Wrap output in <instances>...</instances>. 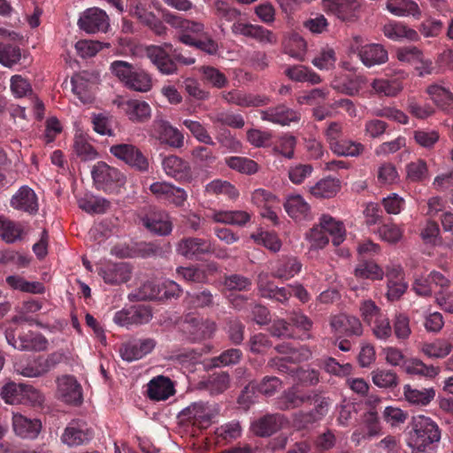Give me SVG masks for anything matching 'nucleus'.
I'll return each mask as SVG.
<instances>
[{"instance_id":"f257e3e1","label":"nucleus","mask_w":453,"mask_h":453,"mask_svg":"<svg viewBox=\"0 0 453 453\" xmlns=\"http://www.w3.org/2000/svg\"><path fill=\"white\" fill-rule=\"evenodd\" d=\"M406 444L411 453H437L441 433L431 418L418 415L412 418Z\"/></svg>"},{"instance_id":"f03ea898","label":"nucleus","mask_w":453,"mask_h":453,"mask_svg":"<svg viewBox=\"0 0 453 453\" xmlns=\"http://www.w3.org/2000/svg\"><path fill=\"white\" fill-rule=\"evenodd\" d=\"M145 52L158 72L164 75L176 73L178 63L191 65L196 62L195 58L185 56L180 50L173 49L170 43H165L163 46L150 45L146 48Z\"/></svg>"},{"instance_id":"7ed1b4c3","label":"nucleus","mask_w":453,"mask_h":453,"mask_svg":"<svg viewBox=\"0 0 453 453\" xmlns=\"http://www.w3.org/2000/svg\"><path fill=\"white\" fill-rule=\"evenodd\" d=\"M5 338L11 346L21 351L43 350L48 343L41 334L26 329L16 323L6 328Z\"/></svg>"},{"instance_id":"20e7f679","label":"nucleus","mask_w":453,"mask_h":453,"mask_svg":"<svg viewBox=\"0 0 453 453\" xmlns=\"http://www.w3.org/2000/svg\"><path fill=\"white\" fill-rule=\"evenodd\" d=\"M91 175L96 188L106 194H119L126 183L124 173L103 161L93 166Z\"/></svg>"},{"instance_id":"39448f33","label":"nucleus","mask_w":453,"mask_h":453,"mask_svg":"<svg viewBox=\"0 0 453 453\" xmlns=\"http://www.w3.org/2000/svg\"><path fill=\"white\" fill-rule=\"evenodd\" d=\"M109 150L112 156L137 172L147 173L150 169L148 157L133 143L113 144Z\"/></svg>"},{"instance_id":"423d86ee","label":"nucleus","mask_w":453,"mask_h":453,"mask_svg":"<svg viewBox=\"0 0 453 453\" xmlns=\"http://www.w3.org/2000/svg\"><path fill=\"white\" fill-rule=\"evenodd\" d=\"M257 286L258 294L262 298L269 299L284 307L289 306L292 296L290 285L288 287H278L269 279L267 273L262 272L257 275Z\"/></svg>"},{"instance_id":"0eeeda50","label":"nucleus","mask_w":453,"mask_h":453,"mask_svg":"<svg viewBox=\"0 0 453 453\" xmlns=\"http://www.w3.org/2000/svg\"><path fill=\"white\" fill-rule=\"evenodd\" d=\"M92 438L93 432L85 421L73 419L64 429L60 440L68 447H78L87 444Z\"/></svg>"},{"instance_id":"6e6552de","label":"nucleus","mask_w":453,"mask_h":453,"mask_svg":"<svg viewBox=\"0 0 453 453\" xmlns=\"http://www.w3.org/2000/svg\"><path fill=\"white\" fill-rule=\"evenodd\" d=\"M152 318L151 310L143 304L133 305L115 312L113 321L120 326L129 327L148 323Z\"/></svg>"},{"instance_id":"1a4fd4ad","label":"nucleus","mask_w":453,"mask_h":453,"mask_svg":"<svg viewBox=\"0 0 453 453\" xmlns=\"http://www.w3.org/2000/svg\"><path fill=\"white\" fill-rule=\"evenodd\" d=\"M449 285L450 281L444 274L434 270L426 276L417 277L411 285V290L418 296L428 298L433 296V286L440 287L443 290Z\"/></svg>"},{"instance_id":"9d476101","label":"nucleus","mask_w":453,"mask_h":453,"mask_svg":"<svg viewBox=\"0 0 453 453\" xmlns=\"http://www.w3.org/2000/svg\"><path fill=\"white\" fill-rule=\"evenodd\" d=\"M165 173L180 183H189L193 180L190 164L180 157L169 155L161 162Z\"/></svg>"},{"instance_id":"9b49d317","label":"nucleus","mask_w":453,"mask_h":453,"mask_svg":"<svg viewBox=\"0 0 453 453\" xmlns=\"http://www.w3.org/2000/svg\"><path fill=\"white\" fill-rule=\"evenodd\" d=\"M177 251L186 258L201 260L213 251V244L207 239L188 237L179 242Z\"/></svg>"},{"instance_id":"f8f14e48","label":"nucleus","mask_w":453,"mask_h":453,"mask_svg":"<svg viewBox=\"0 0 453 453\" xmlns=\"http://www.w3.org/2000/svg\"><path fill=\"white\" fill-rule=\"evenodd\" d=\"M215 415V410L208 403L202 402L194 403L180 412L181 417L199 429L209 427Z\"/></svg>"},{"instance_id":"ddd939ff","label":"nucleus","mask_w":453,"mask_h":453,"mask_svg":"<svg viewBox=\"0 0 453 453\" xmlns=\"http://www.w3.org/2000/svg\"><path fill=\"white\" fill-rule=\"evenodd\" d=\"M141 221L146 229L159 236L168 235L173 231V222L164 211L150 210L141 218Z\"/></svg>"},{"instance_id":"4468645a","label":"nucleus","mask_w":453,"mask_h":453,"mask_svg":"<svg viewBox=\"0 0 453 453\" xmlns=\"http://www.w3.org/2000/svg\"><path fill=\"white\" fill-rule=\"evenodd\" d=\"M153 135L162 143L171 148L180 149L184 145V135L168 121L158 119L153 122Z\"/></svg>"},{"instance_id":"2eb2a0df","label":"nucleus","mask_w":453,"mask_h":453,"mask_svg":"<svg viewBox=\"0 0 453 453\" xmlns=\"http://www.w3.org/2000/svg\"><path fill=\"white\" fill-rule=\"evenodd\" d=\"M156 346L153 339H134L121 344L119 354L123 360L133 362L150 353Z\"/></svg>"},{"instance_id":"dca6fc26","label":"nucleus","mask_w":453,"mask_h":453,"mask_svg":"<svg viewBox=\"0 0 453 453\" xmlns=\"http://www.w3.org/2000/svg\"><path fill=\"white\" fill-rule=\"evenodd\" d=\"M132 273V266L126 262L108 263L98 270V274L105 283L110 285H119L127 282L131 279Z\"/></svg>"},{"instance_id":"f3484780","label":"nucleus","mask_w":453,"mask_h":453,"mask_svg":"<svg viewBox=\"0 0 453 453\" xmlns=\"http://www.w3.org/2000/svg\"><path fill=\"white\" fill-rule=\"evenodd\" d=\"M183 330L188 338L196 342L211 338L216 330V324L208 319L191 317L186 319Z\"/></svg>"},{"instance_id":"a211bd4d","label":"nucleus","mask_w":453,"mask_h":453,"mask_svg":"<svg viewBox=\"0 0 453 453\" xmlns=\"http://www.w3.org/2000/svg\"><path fill=\"white\" fill-rule=\"evenodd\" d=\"M259 113L262 120L280 126H288L300 120V113L283 104L260 111Z\"/></svg>"},{"instance_id":"6ab92c4d","label":"nucleus","mask_w":453,"mask_h":453,"mask_svg":"<svg viewBox=\"0 0 453 453\" xmlns=\"http://www.w3.org/2000/svg\"><path fill=\"white\" fill-rule=\"evenodd\" d=\"M80 27L87 33L106 32L110 23L106 12L99 8H89L79 19Z\"/></svg>"},{"instance_id":"aec40b11","label":"nucleus","mask_w":453,"mask_h":453,"mask_svg":"<svg viewBox=\"0 0 453 453\" xmlns=\"http://www.w3.org/2000/svg\"><path fill=\"white\" fill-rule=\"evenodd\" d=\"M232 31L235 35L255 39L261 43L275 44L277 42L276 35L262 26L235 22L232 26Z\"/></svg>"},{"instance_id":"412c9836","label":"nucleus","mask_w":453,"mask_h":453,"mask_svg":"<svg viewBox=\"0 0 453 453\" xmlns=\"http://www.w3.org/2000/svg\"><path fill=\"white\" fill-rule=\"evenodd\" d=\"M58 392L61 399L72 404L82 402L81 386L72 375H63L57 380Z\"/></svg>"},{"instance_id":"4be33fe9","label":"nucleus","mask_w":453,"mask_h":453,"mask_svg":"<svg viewBox=\"0 0 453 453\" xmlns=\"http://www.w3.org/2000/svg\"><path fill=\"white\" fill-rule=\"evenodd\" d=\"M11 206L29 215L38 211V198L35 191L27 186H22L12 197Z\"/></svg>"},{"instance_id":"5701e85b","label":"nucleus","mask_w":453,"mask_h":453,"mask_svg":"<svg viewBox=\"0 0 453 453\" xmlns=\"http://www.w3.org/2000/svg\"><path fill=\"white\" fill-rule=\"evenodd\" d=\"M331 327L338 338L350 335H360L362 325L359 319L353 316L339 314L334 316L330 321Z\"/></svg>"},{"instance_id":"b1692460","label":"nucleus","mask_w":453,"mask_h":453,"mask_svg":"<svg viewBox=\"0 0 453 453\" xmlns=\"http://www.w3.org/2000/svg\"><path fill=\"white\" fill-rule=\"evenodd\" d=\"M308 403L315 404L314 410L307 412L301 411L296 417V420L303 426L312 424L325 417L328 412L330 404L329 398L318 394L311 395V399Z\"/></svg>"},{"instance_id":"393cba45","label":"nucleus","mask_w":453,"mask_h":453,"mask_svg":"<svg viewBox=\"0 0 453 453\" xmlns=\"http://www.w3.org/2000/svg\"><path fill=\"white\" fill-rule=\"evenodd\" d=\"M12 426L16 435L24 439H35L42 430V421L17 413L13 414Z\"/></svg>"},{"instance_id":"a878e982","label":"nucleus","mask_w":453,"mask_h":453,"mask_svg":"<svg viewBox=\"0 0 453 453\" xmlns=\"http://www.w3.org/2000/svg\"><path fill=\"white\" fill-rule=\"evenodd\" d=\"M426 93L439 110L447 114L453 112V93L449 88L432 83L426 87Z\"/></svg>"},{"instance_id":"bb28decb","label":"nucleus","mask_w":453,"mask_h":453,"mask_svg":"<svg viewBox=\"0 0 453 453\" xmlns=\"http://www.w3.org/2000/svg\"><path fill=\"white\" fill-rule=\"evenodd\" d=\"M288 215L296 221L310 220L311 219V205L301 195H291L283 203Z\"/></svg>"},{"instance_id":"cd10ccee","label":"nucleus","mask_w":453,"mask_h":453,"mask_svg":"<svg viewBox=\"0 0 453 453\" xmlns=\"http://www.w3.org/2000/svg\"><path fill=\"white\" fill-rule=\"evenodd\" d=\"M175 393L173 382L168 377L158 375L148 383L147 395L154 401H165Z\"/></svg>"},{"instance_id":"c85d7f7f","label":"nucleus","mask_w":453,"mask_h":453,"mask_svg":"<svg viewBox=\"0 0 453 453\" xmlns=\"http://www.w3.org/2000/svg\"><path fill=\"white\" fill-rule=\"evenodd\" d=\"M180 42L204 52L209 56H217L219 51V42L208 32L194 37L192 35H183L180 37Z\"/></svg>"},{"instance_id":"c756f323","label":"nucleus","mask_w":453,"mask_h":453,"mask_svg":"<svg viewBox=\"0 0 453 453\" xmlns=\"http://www.w3.org/2000/svg\"><path fill=\"white\" fill-rule=\"evenodd\" d=\"M282 424L280 414H265L251 423V431L259 437H268L279 431Z\"/></svg>"},{"instance_id":"7c9ffc66","label":"nucleus","mask_w":453,"mask_h":453,"mask_svg":"<svg viewBox=\"0 0 453 453\" xmlns=\"http://www.w3.org/2000/svg\"><path fill=\"white\" fill-rule=\"evenodd\" d=\"M325 8L343 21L352 20L359 7L357 0H326Z\"/></svg>"},{"instance_id":"2f4dec72","label":"nucleus","mask_w":453,"mask_h":453,"mask_svg":"<svg viewBox=\"0 0 453 453\" xmlns=\"http://www.w3.org/2000/svg\"><path fill=\"white\" fill-rule=\"evenodd\" d=\"M165 21L175 28L180 29L178 39L183 35H192L194 37H199L206 31L203 23L185 19L180 16L167 12L164 15Z\"/></svg>"},{"instance_id":"473e14b6","label":"nucleus","mask_w":453,"mask_h":453,"mask_svg":"<svg viewBox=\"0 0 453 453\" xmlns=\"http://www.w3.org/2000/svg\"><path fill=\"white\" fill-rule=\"evenodd\" d=\"M383 33L386 37L393 41L405 39L410 42H418L420 39L418 31L401 21H393L386 24L383 27Z\"/></svg>"},{"instance_id":"72a5a7b5","label":"nucleus","mask_w":453,"mask_h":453,"mask_svg":"<svg viewBox=\"0 0 453 453\" xmlns=\"http://www.w3.org/2000/svg\"><path fill=\"white\" fill-rule=\"evenodd\" d=\"M275 350L293 365L308 361L312 355L311 350L305 345H295L291 342H282L275 346Z\"/></svg>"},{"instance_id":"f704fd0d","label":"nucleus","mask_w":453,"mask_h":453,"mask_svg":"<svg viewBox=\"0 0 453 453\" xmlns=\"http://www.w3.org/2000/svg\"><path fill=\"white\" fill-rule=\"evenodd\" d=\"M387 10L397 17H412L419 19L422 16L421 9L414 0H388Z\"/></svg>"},{"instance_id":"c9c22d12","label":"nucleus","mask_w":453,"mask_h":453,"mask_svg":"<svg viewBox=\"0 0 453 453\" xmlns=\"http://www.w3.org/2000/svg\"><path fill=\"white\" fill-rule=\"evenodd\" d=\"M27 234L24 225L0 216V237L6 243H14L22 241Z\"/></svg>"},{"instance_id":"e433bc0d","label":"nucleus","mask_w":453,"mask_h":453,"mask_svg":"<svg viewBox=\"0 0 453 453\" xmlns=\"http://www.w3.org/2000/svg\"><path fill=\"white\" fill-rule=\"evenodd\" d=\"M403 371L409 375H416L426 379H434L441 372L439 366L426 365L418 358L411 357L404 360L403 364Z\"/></svg>"},{"instance_id":"4c0bfd02","label":"nucleus","mask_w":453,"mask_h":453,"mask_svg":"<svg viewBox=\"0 0 453 453\" xmlns=\"http://www.w3.org/2000/svg\"><path fill=\"white\" fill-rule=\"evenodd\" d=\"M302 268V264L295 257H284L276 262L273 268L272 276L273 278L288 280L297 274Z\"/></svg>"},{"instance_id":"58836bf2","label":"nucleus","mask_w":453,"mask_h":453,"mask_svg":"<svg viewBox=\"0 0 453 453\" xmlns=\"http://www.w3.org/2000/svg\"><path fill=\"white\" fill-rule=\"evenodd\" d=\"M374 319L373 334L378 339H387L392 334V328L388 318L383 314L380 308L370 300V320Z\"/></svg>"},{"instance_id":"ea45409f","label":"nucleus","mask_w":453,"mask_h":453,"mask_svg":"<svg viewBox=\"0 0 453 453\" xmlns=\"http://www.w3.org/2000/svg\"><path fill=\"white\" fill-rule=\"evenodd\" d=\"M284 73L291 81L296 82H308L311 85H316L322 81V79L316 72L304 65L289 66L285 70Z\"/></svg>"},{"instance_id":"a19ab883","label":"nucleus","mask_w":453,"mask_h":453,"mask_svg":"<svg viewBox=\"0 0 453 453\" xmlns=\"http://www.w3.org/2000/svg\"><path fill=\"white\" fill-rule=\"evenodd\" d=\"M123 110L132 121L143 122L150 117V106L145 101L131 99L123 104Z\"/></svg>"},{"instance_id":"79ce46f5","label":"nucleus","mask_w":453,"mask_h":453,"mask_svg":"<svg viewBox=\"0 0 453 453\" xmlns=\"http://www.w3.org/2000/svg\"><path fill=\"white\" fill-rule=\"evenodd\" d=\"M319 225L327 235L332 237L334 246H339L345 239V228L342 222L336 221L330 215H322L319 219Z\"/></svg>"},{"instance_id":"37998d69","label":"nucleus","mask_w":453,"mask_h":453,"mask_svg":"<svg viewBox=\"0 0 453 453\" xmlns=\"http://www.w3.org/2000/svg\"><path fill=\"white\" fill-rule=\"evenodd\" d=\"M211 219L218 223L242 226L250 220V214L245 211H218Z\"/></svg>"},{"instance_id":"c03bdc74","label":"nucleus","mask_w":453,"mask_h":453,"mask_svg":"<svg viewBox=\"0 0 453 453\" xmlns=\"http://www.w3.org/2000/svg\"><path fill=\"white\" fill-rule=\"evenodd\" d=\"M79 207L90 214H104L111 207V202L100 196L86 195L78 200Z\"/></svg>"},{"instance_id":"a18cd8bd","label":"nucleus","mask_w":453,"mask_h":453,"mask_svg":"<svg viewBox=\"0 0 453 453\" xmlns=\"http://www.w3.org/2000/svg\"><path fill=\"white\" fill-rule=\"evenodd\" d=\"M403 395L408 403L415 405L426 406L434 398L435 391L432 388L416 389L411 385H405L403 387Z\"/></svg>"},{"instance_id":"49530a36","label":"nucleus","mask_w":453,"mask_h":453,"mask_svg":"<svg viewBox=\"0 0 453 453\" xmlns=\"http://www.w3.org/2000/svg\"><path fill=\"white\" fill-rule=\"evenodd\" d=\"M152 86L151 75L144 69L137 66L125 88L129 90L146 93L152 88Z\"/></svg>"},{"instance_id":"de8ad7c7","label":"nucleus","mask_w":453,"mask_h":453,"mask_svg":"<svg viewBox=\"0 0 453 453\" xmlns=\"http://www.w3.org/2000/svg\"><path fill=\"white\" fill-rule=\"evenodd\" d=\"M198 72L201 74V80L203 82L213 88H223L228 83V80L225 73L214 66L202 65L198 68Z\"/></svg>"},{"instance_id":"09e8293b","label":"nucleus","mask_w":453,"mask_h":453,"mask_svg":"<svg viewBox=\"0 0 453 453\" xmlns=\"http://www.w3.org/2000/svg\"><path fill=\"white\" fill-rule=\"evenodd\" d=\"M340 180L334 178H326L318 181L310 189L312 196L318 198H330L340 190Z\"/></svg>"},{"instance_id":"8fccbe9b","label":"nucleus","mask_w":453,"mask_h":453,"mask_svg":"<svg viewBox=\"0 0 453 453\" xmlns=\"http://www.w3.org/2000/svg\"><path fill=\"white\" fill-rule=\"evenodd\" d=\"M311 399V395H304L297 392L294 388L285 391L279 400V408L282 411H288L297 408Z\"/></svg>"},{"instance_id":"3c124183","label":"nucleus","mask_w":453,"mask_h":453,"mask_svg":"<svg viewBox=\"0 0 453 453\" xmlns=\"http://www.w3.org/2000/svg\"><path fill=\"white\" fill-rule=\"evenodd\" d=\"M372 88L379 95L394 97L403 88V82L399 79H379L372 81Z\"/></svg>"},{"instance_id":"603ef678","label":"nucleus","mask_w":453,"mask_h":453,"mask_svg":"<svg viewBox=\"0 0 453 453\" xmlns=\"http://www.w3.org/2000/svg\"><path fill=\"white\" fill-rule=\"evenodd\" d=\"M211 122L240 129L245 125L242 115L231 111H220L210 116Z\"/></svg>"},{"instance_id":"864d4df0","label":"nucleus","mask_w":453,"mask_h":453,"mask_svg":"<svg viewBox=\"0 0 453 453\" xmlns=\"http://www.w3.org/2000/svg\"><path fill=\"white\" fill-rule=\"evenodd\" d=\"M406 178L411 182H423L429 178L427 164L424 159H417L406 165Z\"/></svg>"},{"instance_id":"5fc2aeb1","label":"nucleus","mask_w":453,"mask_h":453,"mask_svg":"<svg viewBox=\"0 0 453 453\" xmlns=\"http://www.w3.org/2000/svg\"><path fill=\"white\" fill-rule=\"evenodd\" d=\"M413 140L419 147L431 150L439 142L440 133L434 129H417L413 132Z\"/></svg>"},{"instance_id":"6e6d98bb","label":"nucleus","mask_w":453,"mask_h":453,"mask_svg":"<svg viewBox=\"0 0 453 453\" xmlns=\"http://www.w3.org/2000/svg\"><path fill=\"white\" fill-rule=\"evenodd\" d=\"M24 385L25 384L23 383H16L13 381L7 382L1 388V397L9 404H19L24 403Z\"/></svg>"},{"instance_id":"4d7b16f0","label":"nucleus","mask_w":453,"mask_h":453,"mask_svg":"<svg viewBox=\"0 0 453 453\" xmlns=\"http://www.w3.org/2000/svg\"><path fill=\"white\" fill-rule=\"evenodd\" d=\"M226 164L229 168L247 175L255 174L258 171L257 163L245 157H226Z\"/></svg>"},{"instance_id":"13d9d810","label":"nucleus","mask_w":453,"mask_h":453,"mask_svg":"<svg viewBox=\"0 0 453 453\" xmlns=\"http://www.w3.org/2000/svg\"><path fill=\"white\" fill-rule=\"evenodd\" d=\"M205 191L211 195H225L231 200L239 196L238 189L230 182L222 180H214L208 183Z\"/></svg>"},{"instance_id":"bf43d9fd","label":"nucleus","mask_w":453,"mask_h":453,"mask_svg":"<svg viewBox=\"0 0 453 453\" xmlns=\"http://www.w3.org/2000/svg\"><path fill=\"white\" fill-rule=\"evenodd\" d=\"M137 65L127 61L115 60L111 62L110 70L114 77L126 87L132 74L134 73Z\"/></svg>"},{"instance_id":"052dcab7","label":"nucleus","mask_w":453,"mask_h":453,"mask_svg":"<svg viewBox=\"0 0 453 453\" xmlns=\"http://www.w3.org/2000/svg\"><path fill=\"white\" fill-rule=\"evenodd\" d=\"M218 442H230L242 435V426L239 421H230L221 425L215 431Z\"/></svg>"},{"instance_id":"680f3d73","label":"nucleus","mask_w":453,"mask_h":453,"mask_svg":"<svg viewBox=\"0 0 453 453\" xmlns=\"http://www.w3.org/2000/svg\"><path fill=\"white\" fill-rule=\"evenodd\" d=\"M16 370L20 375L28 378L39 377L47 373L41 356L27 361L26 364L18 365Z\"/></svg>"},{"instance_id":"e2e57ef3","label":"nucleus","mask_w":453,"mask_h":453,"mask_svg":"<svg viewBox=\"0 0 453 453\" xmlns=\"http://www.w3.org/2000/svg\"><path fill=\"white\" fill-rule=\"evenodd\" d=\"M336 59L334 50L326 45L320 49L319 54L312 59L311 63L320 70H330L334 67Z\"/></svg>"},{"instance_id":"0e129e2a","label":"nucleus","mask_w":453,"mask_h":453,"mask_svg":"<svg viewBox=\"0 0 453 453\" xmlns=\"http://www.w3.org/2000/svg\"><path fill=\"white\" fill-rule=\"evenodd\" d=\"M406 109L411 116L422 120L432 117L435 113L434 108L430 104H421L414 96L408 98Z\"/></svg>"},{"instance_id":"69168bd1","label":"nucleus","mask_w":453,"mask_h":453,"mask_svg":"<svg viewBox=\"0 0 453 453\" xmlns=\"http://www.w3.org/2000/svg\"><path fill=\"white\" fill-rule=\"evenodd\" d=\"M72 90L83 104H90L94 100V95L88 82L81 77H73L71 80Z\"/></svg>"},{"instance_id":"338daca9","label":"nucleus","mask_w":453,"mask_h":453,"mask_svg":"<svg viewBox=\"0 0 453 453\" xmlns=\"http://www.w3.org/2000/svg\"><path fill=\"white\" fill-rule=\"evenodd\" d=\"M213 12L219 19L227 22L234 21L241 15V12L231 6L224 0H216L213 4Z\"/></svg>"},{"instance_id":"774afa93","label":"nucleus","mask_w":453,"mask_h":453,"mask_svg":"<svg viewBox=\"0 0 453 453\" xmlns=\"http://www.w3.org/2000/svg\"><path fill=\"white\" fill-rule=\"evenodd\" d=\"M183 125L189 130L192 135L200 142L214 145L211 136L202 123L192 119H184Z\"/></svg>"}]
</instances>
